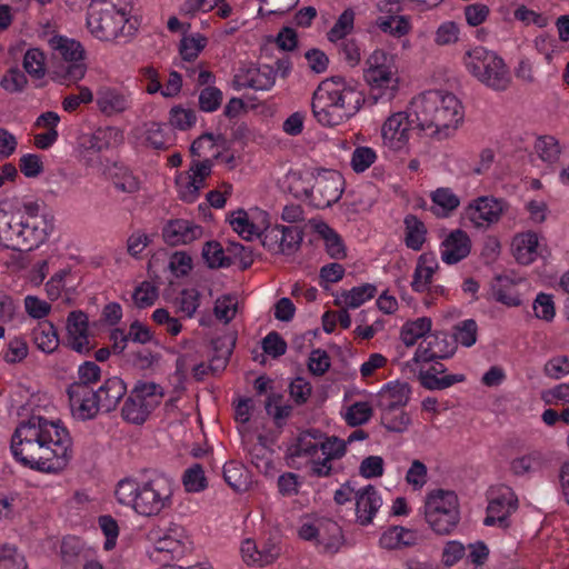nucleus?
I'll use <instances>...</instances> for the list:
<instances>
[{
    "mask_svg": "<svg viewBox=\"0 0 569 569\" xmlns=\"http://www.w3.org/2000/svg\"><path fill=\"white\" fill-rule=\"evenodd\" d=\"M317 232L325 240L326 250L332 259L346 258V247L341 237L327 223L322 222L317 226Z\"/></svg>",
    "mask_w": 569,
    "mask_h": 569,
    "instance_id": "40",
    "label": "nucleus"
},
{
    "mask_svg": "<svg viewBox=\"0 0 569 569\" xmlns=\"http://www.w3.org/2000/svg\"><path fill=\"white\" fill-rule=\"evenodd\" d=\"M356 515L361 526H368L381 507V498L372 485L356 491Z\"/></svg>",
    "mask_w": 569,
    "mask_h": 569,
    "instance_id": "21",
    "label": "nucleus"
},
{
    "mask_svg": "<svg viewBox=\"0 0 569 569\" xmlns=\"http://www.w3.org/2000/svg\"><path fill=\"white\" fill-rule=\"evenodd\" d=\"M69 431L59 422L32 416L16 428L10 449L22 466L41 472L63 470L72 458Z\"/></svg>",
    "mask_w": 569,
    "mask_h": 569,
    "instance_id": "1",
    "label": "nucleus"
},
{
    "mask_svg": "<svg viewBox=\"0 0 569 569\" xmlns=\"http://www.w3.org/2000/svg\"><path fill=\"white\" fill-rule=\"evenodd\" d=\"M378 27L393 37H402L409 32L410 26L403 16L380 17L377 20Z\"/></svg>",
    "mask_w": 569,
    "mask_h": 569,
    "instance_id": "55",
    "label": "nucleus"
},
{
    "mask_svg": "<svg viewBox=\"0 0 569 569\" xmlns=\"http://www.w3.org/2000/svg\"><path fill=\"white\" fill-rule=\"evenodd\" d=\"M321 84L333 100L335 107L340 110L343 122L355 117L367 101L363 91L356 84L347 82L342 77L336 76L326 79L321 81Z\"/></svg>",
    "mask_w": 569,
    "mask_h": 569,
    "instance_id": "8",
    "label": "nucleus"
},
{
    "mask_svg": "<svg viewBox=\"0 0 569 569\" xmlns=\"http://www.w3.org/2000/svg\"><path fill=\"white\" fill-rule=\"evenodd\" d=\"M438 268V261L432 253H422L418 258L412 276V290L419 293L426 292L428 286L432 282V277Z\"/></svg>",
    "mask_w": 569,
    "mask_h": 569,
    "instance_id": "28",
    "label": "nucleus"
},
{
    "mask_svg": "<svg viewBox=\"0 0 569 569\" xmlns=\"http://www.w3.org/2000/svg\"><path fill=\"white\" fill-rule=\"evenodd\" d=\"M222 92L220 89L207 86L199 93V108L203 112L216 111L222 102Z\"/></svg>",
    "mask_w": 569,
    "mask_h": 569,
    "instance_id": "60",
    "label": "nucleus"
},
{
    "mask_svg": "<svg viewBox=\"0 0 569 569\" xmlns=\"http://www.w3.org/2000/svg\"><path fill=\"white\" fill-rule=\"evenodd\" d=\"M465 63L469 72L493 91H506L511 84V74L496 52L476 47L466 53Z\"/></svg>",
    "mask_w": 569,
    "mask_h": 569,
    "instance_id": "3",
    "label": "nucleus"
},
{
    "mask_svg": "<svg viewBox=\"0 0 569 569\" xmlns=\"http://www.w3.org/2000/svg\"><path fill=\"white\" fill-rule=\"evenodd\" d=\"M129 16L113 10L110 6L90 3L87 26L96 38L112 41L123 34Z\"/></svg>",
    "mask_w": 569,
    "mask_h": 569,
    "instance_id": "7",
    "label": "nucleus"
},
{
    "mask_svg": "<svg viewBox=\"0 0 569 569\" xmlns=\"http://www.w3.org/2000/svg\"><path fill=\"white\" fill-rule=\"evenodd\" d=\"M406 226V236L405 243L408 248L419 251L425 241L427 229L421 220H419L415 214H408L405 218Z\"/></svg>",
    "mask_w": 569,
    "mask_h": 569,
    "instance_id": "37",
    "label": "nucleus"
},
{
    "mask_svg": "<svg viewBox=\"0 0 569 569\" xmlns=\"http://www.w3.org/2000/svg\"><path fill=\"white\" fill-rule=\"evenodd\" d=\"M363 78L370 87V99L376 103L380 98L391 100L399 88V78L393 57L383 50H375L366 61Z\"/></svg>",
    "mask_w": 569,
    "mask_h": 569,
    "instance_id": "4",
    "label": "nucleus"
},
{
    "mask_svg": "<svg viewBox=\"0 0 569 569\" xmlns=\"http://www.w3.org/2000/svg\"><path fill=\"white\" fill-rule=\"evenodd\" d=\"M342 191V176L335 170H322L311 190H305V193L312 198L317 207L327 208L341 198Z\"/></svg>",
    "mask_w": 569,
    "mask_h": 569,
    "instance_id": "11",
    "label": "nucleus"
},
{
    "mask_svg": "<svg viewBox=\"0 0 569 569\" xmlns=\"http://www.w3.org/2000/svg\"><path fill=\"white\" fill-rule=\"evenodd\" d=\"M182 483L188 492H200L207 488V478L199 463L188 468L182 477Z\"/></svg>",
    "mask_w": 569,
    "mask_h": 569,
    "instance_id": "52",
    "label": "nucleus"
},
{
    "mask_svg": "<svg viewBox=\"0 0 569 569\" xmlns=\"http://www.w3.org/2000/svg\"><path fill=\"white\" fill-rule=\"evenodd\" d=\"M230 224L244 240H251L252 236H258L260 232L259 228L249 220L248 213L243 209L232 212Z\"/></svg>",
    "mask_w": 569,
    "mask_h": 569,
    "instance_id": "51",
    "label": "nucleus"
},
{
    "mask_svg": "<svg viewBox=\"0 0 569 569\" xmlns=\"http://www.w3.org/2000/svg\"><path fill=\"white\" fill-rule=\"evenodd\" d=\"M412 116L417 129L428 131L430 136H448L447 130L456 129L462 120V107L458 98L439 90L421 93L411 101Z\"/></svg>",
    "mask_w": 569,
    "mask_h": 569,
    "instance_id": "2",
    "label": "nucleus"
},
{
    "mask_svg": "<svg viewBox=\"0 0 569 569\" xmlns=\"http://www.w3.org/2000/svg\"><path fill=\"white\" fill-rule=\"evenodd\" d=\"M425 518L438 535H449L460 520L458 497L453 491L433 490L425 502Z\"/></svg>",
    "mask_w": 569,
    "mask_h": 569,
    "instance_id": "5",
    "label": "nucleus"
},
{
    "mask_svg": "<svg viewBox=\"0 0 569 569\" xmlns=\"http://www.w3.org/2000/svg\"><path fill=\"white\" fill-rule=\"evenodd\" d=\"M223 479L234 491H246L249 486V473L241 463L230 461L223 466Z\"/></svg>",
    "mask_w": 569,
    "mask_h": 569,
    "instance_id": "39",
    "label": "nucleus"
},
{
    "mask_svg": "<svg viewBox=\"0 0 569 569\" xmlns=\"http://www.w3.org/2000/svg\"><path fill=\"white\" fill-rule=\"evenodd\" d=\"M154 410V402H144L130 391L121 409L123 420L133 425H142Z\"/></svg>",
    "mask_w": 569,
    "mask_h": 569,
    "instance_id": "30",
    "label": "nucleus"
},
{
    "mask_svg": "<svg viewBox=\"0 0 569 569\" xmlns=\"http://www.w3.org/2000/svg\"><path fill=\"white\" fill-rule=\"evenodd\" d=\"M431 329V319L418 318L403 325L400 337L407 347H412L419 338H425Z\"/></svg>",
    "mask_w": 569,
    "mask_h": 569,
    "instance_id": "42",
    "label": "nucleus"
},
{
    "mask_svg": "<svg viewBox=\"0 0 569 569\" xmlns=\"http://www.w3.org/2000/svg\"><path fill=\"white\" fill-rule=\"evenodd\" d=\"M108 177L114 188L121 192L133 193L140 188L138 178L123 164L113 163L109 167Z\"/></svg>",
    "mask_w": 569,
    "mask_h": 569,
    "instance_id": "34",
    "label": "nucleus"
},
{
    "mask_svg": "<svg viewBox=\"0 0 569 569\" xmlns=\"http://www.w3.org/2000/svg\"><path fill=\"white\" fill-rule=\"evenodd\" d=\"M17 218L12 212L0 209V244L7 249L17 251L18 233L16 229Z\"/></svg>",
    "mask_w": 569,
    "mask_h": 569,
    "instance_id": "41",
    "label": "nucleus"
},
{
    "mask_svg": "<svg viewBox=\"0 0 569 569\" xmlns=\"http://www.w3.org/2000/svg\"><path fill=\"white\" fill-rule=\"evenodd\" d=\"M517 498L513 493L509 497L500 496L492 499L487 507V516L483 520L486 526L499 525L500 527H508V517L517 509Z\"/></svg>",
    "mask_w": 569,
    "mask_h": 569,
    "instance_id": "26",
    "label": "nucleus"
},
{
    "mask_svg": "<svg viewBox=\"0 0 569 569\" xmlns=\"http://www.w3.org/2000/svg\"><path fill=\"white\" fill-rule=\"evenodd\" d=\"M355 12L352 9H346L338 18L333 27L328 32V39L331 42L347 37L353 29Z\"/></svg>",
    "mask_w": 569,
    "mask_h": 569,
    "instance_id": "50",
    "label": "nucleus"
},
{
    "mask_svg": "<svg viewBox=\"0 0 569 569\" xmlns=\"http://www.w3.org/2000/svg\"><path fill=\"white\" fill-rule=\"evenodd\" d=\"M371 416L372 408L369 402L358 401L347 409L345 419L349 426L357 427L368 422Z\"/></svg>",
    "mask_w": 569,
    "mask_h": 569,
    "instance_id": "54",
    "label": "nucleus"
},
{
    "mask_svg": "<svg viewBox=\"0 0 569 569\" xmlns=\"http://www.w3.org/2000/svg\"><path fill=\"white\" fill-rule=\"evenodd\" d=\"M377 159V154L372 148L358 147L355 149L351 158V167L355 172L366 171Z\"/></svg>",
    "mask_w": 569,
    "mask_h": 569,
    "instance_id": "64",
    "label": "nucleus"
},
{
    "mask_svg": "<svg viewBox=\"0 0 569 569\" xmlns=\"http://www.w3.org/2000/svg\"><path fill=\"white\" fill-rule=\"evenodd\" d=\"M535 150L541 160L555 162L559 159L561 149L559 141L552 136H542L536 140Z\"/></svg>",
    "mask_w": 569,
    "mask_h": 569,
    "instance_id": "47",
    "label": "nucleus"
},
{
    "mask_svg": "<svg viewBox=\"0 0 569 569\" xmlns=\"http://www.w3.org/2000/svg\"><path fill=\"white\" fill-rule=\"evenodd\" d=\"M23 68L31 76L40 79L46 73L44 54L39 49H29L23 58Z\"/></svg>",
    "mask_w": 569,
    "mask_h": 569,
    "instance_id": "57",
    "label": "nucleus"
},
{
    "mask_svg": "<svg viewBox=\"0 0 569 569\" xmlns=\"http://www.w3.org/2000/svg\"><path fill=\"white\" fill-rule=\"evenodd\" d=\"M456 332L453 333L452 340L455 345L461 343L465 347H471L477 341L478 327L473 319H468L455 327Z\"/></svg>",
    "mask_w": 569,
    "mask_h": 569,
    "instance_id": "56",
    "label": "nucleus"
},
{
    "mask_svg": "<svg viewBox=\"0 0 569 569\" xmlns=\"http://www.w3.org/2000/svg\"><path fill=\"white\" fill-rule=\"evenodd\" d=\"M490 296L507 307L521 305V299L515 290V281L508 276L498 274L491 280Z\"/></svg>",
    "mask_w": 569,
    "mask_h": 569,
    "instance_id": "29",
    "label": "nucleus"
},
{
    "mask_svg": "<svg viewBox=\"0 0 569 569\" xmlns=\"http://www.w3.org/2000/svg\"><path fill=\"white\" fill-rule=\"evenodd\" d=\"M287 230V226L274 224L267 226L264 230L258 233V237L261 239L262 246L273 253H280L281 240L284 237V232Z\"/></svg>",
    "mask_w": 569,
    "mask_h": 569,
    "instance_id": "48",
    "label": "nucleus"
},
{
    "mask_svg": "<svg viewBox=\"0 0 569 569\" xmlns=\"http://www.w3.org/2000/svg\"><path fill=\"white\" fill-rule=\"evenodd\" d=\"M281 400V395L273 393L268 397L264 406L267 413L273 418L278 426H281V422L292 412V407L290 405H280Z\"/></svg>",
    "mask_w": 569,
    "mask_h": 569,
    "instance_id": "58",
    "label": "nucleus"
},
{
    "mask_svg": "<svg viewBox=\"0 0 569 569\" xmlns=\"http://www.w3.org/2000/svg\"><path fill=\"white\" fill-rule=\"evenodd\" d=\"M144 141L148 146L152 147L156 150H166L168 149V143L166 139V134L161 124L157 122H150L144 124Z\"/></svg>",
    "mask_w": 569,
    "mask_h": 569,
    "instance_id": "63",
    "label": "nucleus"
},
{
    "mask_svg": "<svg viewBox=\"0 0 569 569\" xmlns=\"http://www.w3.org/2000/svg\"><path fill=\"white\" fill-rule=\"evenodd\" d=\"M547 459L541 451L533 450L523 456L515 458L510 462V470L515 476L521 477L541 470Z\"/></svg>",
    "mask_w": 569,
    "mask_h": 569,
    "instance_id": "35",
    "label": "nucleus"
},
{
    "mask_svg": "<svg viewBox=\"0 0 569 569\" xmlns=\"http://www.w3.org/2000/svg\"><path fill=\"white\" fill-rule=\"evenodd\" d=\"M433 213L440 217H447L450 212L458 208L460 200L449 188H438L431 193Z\"/></svg>",
    "mask_w": 569,
    "mask_h": 569,
    "instance_id": "43",
    "label": "nucleus"
},
{
    "mask_svg": "<svg viewBox=\"0 0 569 569\" xmlns=\"http://www.w3.org/2000/svg\"><path fill=\"white\" fill-rule=\"evenodd\" d=\"M207 38L198 34V37H183L180 42V54L183 60H194L201 50L206 47Z\"/></svg>",
    "mask_w": 569,
    "mask_h": 569,
    "instance_id": "62",
    "label": "nucleus"
},
{
    "mask_svg": "<svg viewBox=\"0 0 569 569\" xmlns=\"http://www.w3.org/2000/svg\"><path fill=\"white\" fill-rule=\"evenodd\" d=\"M54 228L53 218H38L33 221H17L18 233L17 251H31L43 243Z\"/></svg>",
    "mask_w": 569,
    "mask_h": 569,
    "instance_id": "14",
    "label": "nucleus"
},
{
    "mask_svg": "<svg viewBox=\"0 0 569 569\" xmlns=\"http://www.w3.org/2000/svg\"><path fill=\"white\" fill-rule=\"evenodd\" d=\"M32 340L37 348L43 352L51 353L59 346V337L52 322L43 320L32 330Z\"/></svg>",
    "mask_w": 569,
    "mask_h": 569,
    "instance_id": "32",
    "label": "nucleus"
},
{
    "mask_svg": "<svg viewBox=\"0 0 569 569\" xmlns=\"http://www.w3.org/2000/svg\"><path fill=\"white\" fill-rule=\"evenodd\" d=\"M433 362L435 365L429 369L419 371L418 380L425 389L443 390L453 386L455 383L465 381V375H447L438 378V375L446 371V367L438 362V360Z\"/></svg>",
    "mask_w": 569,
    "mask_h": 569,
    "instance_id": "23",
    "label": "nucleus"
},
{
    "mask_svg": "<svg viewBox=\"0 0 569 569\" xmlns=\"http://www.w3.org/2000/svg\"><path fill=\"white\" fill-rule=\"evenodd\" d=\"M140 482L130 478L122 479L118 482L114 496L119 503L130 506L136 510Z\"/></svg>",
    "mask_w": 569,
    "mask_h": 569,
    "instance_id": "45",
    "label": "nucleus"
},
{
    "mask_svg": "<svg viewBox=\"0 0 569 569\" xmlns=\"http://www.w3.org/2000/svg\"><path fill=\"white\" fill-rule=\"evenodd\" d=\"M87 71L83 62L63 61L49 70L50 78L60 84H70L81 80Z\"/></svg>",
    "mask_w": 569,
    "mask_h": 569,
    "instance_id": "33",
    "label": "nucleus"
},
{
    "mask_svg": "<svg viewBox=\"0 0 569 569\" xmlns=\"http://www.w3.org/2000/svg\"><path fill=\"white\" fill-rule=\"evenodd\" d=\"M197 120L196 112L191 109H184L176 106L170 110V124L179 130L190 129Z\"/></svg>",
    "mask_w": 569,
    "mask_h": 569,
    "instance_id": "61",
    "label": "nucleus"
},
{
    "mask_svg": "<svg viewBox=\"0 0 569 569\" xmlns=\"http://www.w3.org/2000/svg\"><path fill=\"white\" fill-rule=\"evenodd\" d=\"M417 129L412 112H396L387 118L381 128L383 144L391 150L402 149L409 141V131Z\"/></svg>",
    "mask_w": 569,
    "mask_h": 569,
    "instance_id": "12",
    "label": "nucleus"
},
{
    "mask_svg": "<svg viewBox=\"0 0 569 569\" xmlns=\"http://www.w3.org/2000/svg\"><path fill=\"white\" fill-rule=\"evenodd\" d=\"M377 293L376 286L365 283L359 287H353L349 291L342 293L343 303L349 308H358L367 300H370Z\"/></svg>",
    "mask_w": 569,
    "mask_h": 569,
    "instance_id": "46",
    "label": "nucleus"
},
{
    "mask_svg": "<svg viewBox=\"0 0 569 569\" xmlns=\"http://www.w3.org/2000/svg\"><path fill=\"white\" fill-rule=\"evenodd\" d=\"M538 244V236L536 232L529 231L515 237L512 241L515 259L520 264H530L536 260Z\"/></svg>",
    "mask_w": 569,
    "mask_h": 569,
    "instance_id": "31",
    "label": "nucleus"
},
{
    "mask_svg": "<svg viewBox=\"0 0 569 569\" xmlns=\"http://www.w3.org/2000/svg\"><path fill=\"white\" fill-rule=\"evenodd\" d=\"M456 349L455 340L447 332L429 333L420 341L415 357L406 366L415 371V365L448 359L455 355Z\"/></svg>",
    "mask_w": 569,
    "mask_h": 569,
    "instance_id": "10",
    "label": "nucleus"
},
{
    "mask_svg": "<svg viewBox=\"0 0 569 569\" xmlns=\"http://www.w3.org/2000/svg\"><path fill=\"white\" fill-rule=\"evenodd\" d=\"M202 257L211 269L224 268L232 264L230 256H226L222 246L218 241H208L202 248Z\"/></svg>",
    "mask_w": 569,
    "mask_h": 569,
    "instance_id": "44",
    "label": "nucleus"
},
{
    "mask_svg": "<svg viewBox=\"0 0 569 569\" xmlns=\"http://www.w3.org/2000/svg\"><path fill=\"white\" fill-rule=\"evenodd\" d=\"M177 312L191 318L200 305V293L197 289H183L176 298Z\"/></svg>",
    "mask_w": 569,
    "mask_h": 569,
    "instance_id": "49",
    "label": "nucleus"
},
{
    "mask_svg": "<svg viewBox=\"0 0 569 569\" xmlns=\"http://www.w3.org/2000/svg\"><path fill=\"white\" fill-rule=\"evenodd\" d=\"M71 408L82 420L92 419L102 407L98 402L96 391L81 385H70L67 389Z\"/></svg>",
    "mask_w": 569,
    "mask_h": 569,
    "instance_id": "17",
    "label": "nucleus"
},
{
    "mask_svg": "<svg viewBox=\"0 0 569 569\" xmlns=\"http://www.w3.org/2000/svg\"><path fill=\"white\" fill-rule=\"evenodd\" d=\"M202 228L186 219L170 220L162 230V237L169 246L188 244L202 236Z\"/></svg>",
    "mask_w": 569,
    "mask_h": 569,
    "instance_id": "19",
    "label": "nucleus"
},
{
    "mask_svg": "<svg viewBox=\"0 0 569 569\" xmlns=\"http://www.w3.org/2000/svg\"><path fill=\"white\" fill-rule=\"evenodd\" d=\"M49 43L63 61L78 62L83 60L84 50L81 43L73 39L54 36Z\"/></svg>",
    "mask_w": 569,
    "mask_h": 569,
    "instance_id": "36",
    "label": "nucleus"
},
{
    "mask_svg": "<svg viewBox=\"0 0 569 569\" xmlns=\"http://www.w3.org/2000/svg\"><path fill=\"white\" fill-rule=\"evenodd\" d=\"M321 440L320 451L323 458L312 461V476L318 478L337 473L338 469L333 466L332 460L343 457L347 450V442L336 436L328 437L322 432Z\"/></svg>",
    "mask_w": 569,
    "mask_h": 569,
    "instance_id": "15",
    "label": "nucleus"
},
{
    "mask_svg": "<svg viewBox=\"0 0 569 569\" xmlns=\"http://www.w3.org/2000/svg\"><path fill=\"white\" fill-rule=\"evenodd\" d=\"M416 532L403 527H392L381 536L380 545L383 548L396 549L412 546L416 543Z\"/></svg>",
    "mask_w": 569,
    "mask_h": 569,
    "instance_id": "38",
    "label": "nucleus"
},
{
    "mask_svg": "<svg viewBox=\"0 0 569 569\" xmlns=\"http://www.w3.org/2000/svg\"><path fill=\"white\" fill-rule=\"evenodd\" d=\"M322 431L316 428L303 430L299 433L296 442L291 445L286 455L289 467L300 469L306 459L305 465L309 468V476H312V461L321 460L319 451L321 448Z\"/></svg>",
    "mask_w": 569,
    "mask_h": 569,
    "instance_id": "9",
    "label": "nucleus"
},
{
    "mask_svg": "<svg viewBox=\"0 0 569 569\" xmlns=\"http://www.w3.org/2000/svg\"><path fill=\"white\" fill-rule=\"evenodd\" d=\"M126 393L127 386L119 377L107 379L96 391L98 402L104 412L114 410Z\"/></svg>",
    "mask_w": 569,
    "mask_h": 569,
    "instance_id": "27",
    "label": "nucleus"
},
{
    "mask_svg": "<svg viewBox=\"0 0 569 569\" xmlns=\"http://www.w3.org/2000/svg\"><path fill=\"white\" fill-rule=\"evenodd\" d=\"M174 481L164 473L154 472L140 481L136 512L152 517L172 506Z\"/></svg>",
    "mask_w": 569,
    "mask_h": 569,
    "instance_id": "6",
    "label": "nucleus"
},
{
    "mask_svg": "<svg viewBox=\"0 0 569 569\" xmlns=\"http://www.w3.org/2000/svg\"><path fill=\"white\" fill-rule=\"evenodd\" d=\"M274 82L276 71L269 64L249 68L242 74L234 76L233 79L237 89L269 90L273 87Z\"/></svg>",
    "mask_w": 569,
    "mask_h": 569,
    "instance_id": "20",
    "label": "nucleus"
},
{
    "mask_svg": "<svg viewBox=\"0 0 569 569\" xmlns=\"http://www.w3.org/2000/svg\"><path fill=\"white\" fill-rule=\"evenodd\" d=\"M410 422L409 415L402 409L397 412H381V423L389 431L403 432Z\"/></svg>",
    "mask_w": 569,
    "mask_h": 569,
    "instance_id": "59",
    "label": "nucleus"
},
{
    "mask_svg": "<svg viewBox=\"0 0 569 569\" xmlns=\"http://www.w3.org/2000/svg\"><path fill=\"white\" fill-rule=\"evenodd\" d=\"M441 259L448 264H453L465 259L471 250V240L460 229L451 231L442 241Z\"/></svg>",
    "mask_w": 569,
    "mask_h": 569,
    "instance_id": "22",
    "label": "nucleus"
},
{
    "mask_svg": "<svg viewBox=\"0 0 569 569\" xmlns=\"http://www.w3.org/2000/svg\"><path fill=\"white\" fill-rule=\"evenodd\" d=\"M130 103L129 94L116 88L102 87L97 91V106L108 117L124 112Z\"/></svg>",
    "mask_w": 569,
    "mask_h": 569,
    "instance_id": "25",
    "label": "nucleus"
},
{
    "mask_svg": "<svg viewBox=\"0 0 569 569\" xmlns=\"http://www.w3.org/2000/svg\"><path fill=\"white\" fill-rule=\"evenodd\" d=\"M88 317L84 312L71 311L67 318L68 346L78 353L91 350L88 337Z\"/></svg>",
    "mask_w": 569,
    "mask_h": 569,
    "instance_id": "18",
    "label": "nucleus"
},
{
    "mask_svg": "<svg viewBox=\"0 0 569 569\" xmlns=\"http://www.w3.org/2000/svg\"><path fill=\"white\" fill-rule=\"evenodd\" d=\"M131 392L134 393L136 398L139 397L144 402H154V409L164 396L162 387L156 382L138 381Z\"/></svg>",
    "mask_w": 569,
    "mask_h": 569,
    "instance_id": "53",
    "label": "nucleus"
},
{
    "mask_svg": "<svg viewBox=\"0 0 569 569\" xmlns=\"http://www.w3.org/2000/svg\"><path fill=\"white\" fill-rule=\"evenodd\" d=\"M311 110L315 119L323 127H336L343 123L340 110L335 107L333 100L321 83L312 94Z\"/></svg>",
    "mask_w": 569,
    "mask_h": 569,
    "instance_id": "16",
    "label": "nucleus"
},
{
    "mask_svg": "<svg viewBox=\"0 0 569 569\" xmlns=\"http://www.w3.org/2000/svg\"><path fill=\"white\" fill-rule=\"evenodd\" d=\"M237 337L234 333H226L211 340L212 356L209 369L212 375L222 372L232 355Z\"/></svg>",
    "mask_w": 569,
    "mask_h": 569,
    "instance_id": "24",
    "label": "nucleus"
},
{
    "mask_svg": "<svg viewBox=\"0 0 569 569\" xmlns=\"http://www.w3.org/2000/svg\"><path fill=\"white\" fill-rule=\"evenodd\" d=\"M507 208L508 203L503 199L482 196L467 206L465 218L478 228L489 226L498 222Z\"/></svg>",
    "mask_w": 569,
    "mask_h": 569,
    "instance_id": "13",
    "label": "nucleus"
}]
</instances>
